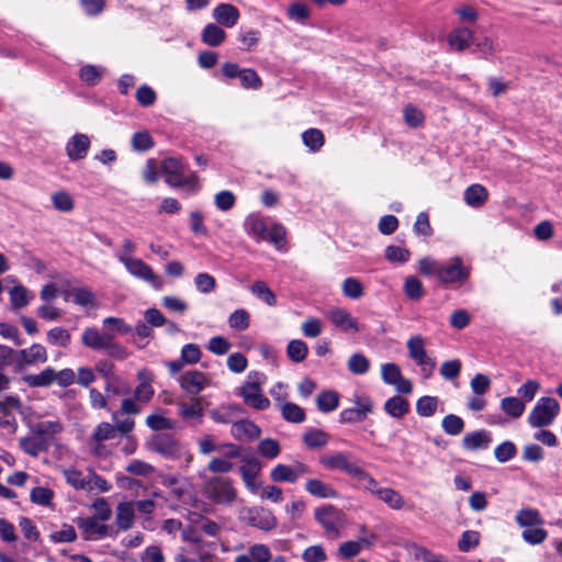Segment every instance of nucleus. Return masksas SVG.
I'll return each mask as SVG.
<instances>
[{"label":"nucleus","instance_id":"obj_32","mask_svg":"<svg viewBox=\"0 0 562 562\" xmlns=\"http://www.w3.org/2000/svg\"><path fill=\"white\" fill-rule=\"evenodd\" d=\"M374 495L395 510L402 509L405 505L403 496L397 491L390 487L376 488V491H374Z\"/></svg>","mask_w":562,"mask_h":562},{"label":"nucleus","instance_id":"obj_54","mask_svg":"<svg viewBox=\"0 0 562 562\" xmlns=\"http://www.w3.org/2000/svg\"><path fill=\"white\" fill-rule=\"evenodd\" d=\"M404 292L411 300L417 301L425 294L422 282L415 277H407L404 282Z\"/></svg>","mask_w":562,"mask_h":562},{"label":"nucleus","instance_id":"obj_59","mask_svg":"<svg viewBox=\"0 0 562 562\" xmlns=\"http://www.w3.org/2000/svg\"><path fill=\"white\" fill-rule=\"evenodd\" d=\"M49 539L55 543L74 542L77 533L72 526L64 524L60 530L50 533Z\"/></svg>","mask_w":562,"mask_h":562},{"label":"nucleus","instance_id":"obj_50","mask_svg":"<svg viewBox=\"0 0 562 562\" xmlns=\"http://www.w3.org/2000/svg\"><path fill=\"white\" fill-rule=\"evenodd\" d=\"M282 417L290 423H302L305 419V413L302 407L294 403H285L281 407Z\"/></svg>","mask_w":562,"mask_h":562},{"label":"nucleus","instance_id":"obj_41","mask_svg":"<svg viewBox=\"0 0 562 562\" xmlns=\"http://www.w3.org/2000/svg\"><path fill=\"white\" fill-rule=\"evenodd\" d=\"M308 353L307 345L301 339H293L288 344L286 355L293 362H302Z\"/></svg>","mask_w":562,"mask_h":562},{"label":"nucleus","instance_id":"obj_55","mask_svg":"<svg viewBox=\"0 0 562 562\" xmlns=\"http://www.w3.org/2000/svg\"><path fill=\"white\" fill-rule=\"evenodd\" d=\"M258 452L267 458V459H274L280 454L281 447L279 442L271 438H266L259 441L258 443Z\"/></svg>","mask_w":562,"mask_h":562},{"label":"nucleus","instance_id":"obj_43","mask_svg":"<svg viewBox=\"0 0 562 562\" xmlns=\"http://www.w3.org/2000/svg\"><path fill=\"white\" fill-rule=\"evenodd\" d=\"M347 367L353 374H366L370 369V360L362 353H353L348 359Z\"/></svg>","mask_w":562,"mask_h":562},{"label":"nucleus","instance_id":"obj_61","mask_svg":"<svg viewBox=\"0 0 562 562\" xmlns=\"http://www.w3.org/2000/svg\"><path fill=\"white\" fill-rule=\"evenodd\" d=\"M480 542V533L474 530H467L462 533L461 539L458 542V549L461 552H469L475 548Z\"/></svg>","mask_w":562,"mask_h":562},{"label":"nucleus","instance_id":"obj_17","mask_svg":"<svg viewBox=\"0 0 562 562\" xmlns=\"http://www.w3.org/2000/svg\"><path fill=\"white\" fill-rule=\"evenodd\" d=\"M177 406L178 414L184 422L193 426L202 423L204 411L201 406V398L196 397L191 403L179 402Z\"/></svg>","mask_w":562,"mask_h":562},{"label":"nucleus","instance_id":"obj_5","mask_svg":"<svg viewBox=\"0 0 562 562\" xmlns=\"http://www.w3.org/2000/svg\"><path fill=\"white\" fill-rule=\"evenodd\" d=\"M117 258L132 276L148 282L156 290L162 289L165 284L164 279L156 274L150 266H148L142 259L128 257L125 255H119Z\"/></svg>","mask_w":562,"mask_h":562},{"label":"nucleus","instance_id":"obj_22","mask_svg":"<svg viewBox=\"0 0 562 562\" xmlns=\"http://www.w3.org/2000/svg\"><path fill=\"white\" fill-rule=\"evenodd\" d=\"M272 554L268 546L254 544L249 547L248 554H239L234 562H271Z\"/></svg>","mask_w":562,"mask_h":562},{"label":"nucleus","instance_id":"obj_1","mask_svg":"<svg viewBox=\"0 0 562 562\" xmlns=\"http://www.w3.org/2000/svg\"><path fill=\"white\" fill-rule=\"evenodd\" d=\"M203 495L212 503L232 506L237 499V491L229 477L212 476L203 486Z\"/></svg>","mask_w":562,"mask_h":562},{"label":"nucleus","instance_id":"obj_57","mask_svg":"<svg viewBox=\"0 0 562 562\" xmlns=\"http://www.w3.org/2000/svg\"><path fill=\"white\" fill-rule=\"evenodd\" d=\"M103 350L109 357L117 360H124L128 357L126 348L115 341L114 334L110 335Z\"/></svg>","mask_w":562,"mask_h":562},{"label":"nucleus","instance_id":"obj_58","mask_svg":"<svg viewBox=\"0 0 562 562\" xmlns=\"http://www.w3.org/2000/svg\"><path fill=\"white\" fill-rule=\"evenodd\" d=\"M71 336L65 328L54 327L47 333V341L50 345L67 347L70 344Z\"/></svg>","mask_w":562,"mask_h":562},{"label":"nucleus","instance_id":"obj_46","mask_svg":"<svg viewBox=\"0 0 562 562\" xmlns=\"http://www.w3.org/2000/svg\"><path fill=\"white\" fill-rule=\"evenodd\" d=\"M245 226L248 234L257 237L260 240L265 239L268 227L262 218L257 216H249L245 222Z\"/></svg>","mask_w":562,"mask_h":562},{"label":"nucleus","instance_id":"obj_48","mask_svg":"<svg viewBox=\"0 0 562 562\" xmlns=\"http://www.w3.org/2000/svg\"><path fill=\"white\" fill-rule=\"evenodd\" d=\"M251 292L254 295H256L258 299L263 301L269 306H273L277 303L274 293L263 281H256L251 286Z\"/></svg>","mask_w":562,"mask_h":562},{"label":"nucleus","instance_id":"obj_26","mask_svg":"<svg viewBox=\"0 0 562 562\" xmlns=\"http://www.w3.org/2000/svg\"><path fill=\"white\" fill-rule=\"evenodd\" d=\"M473 42V32L467 27L456 29L448 36L449 45L458 52L467 49Z\"/></svg>","mask_w":562,"mask_h":562},{"label":"nucleus","instance_id":"obj_9","mask_svg":"<svg viewBox=\"0 0 562 562\" xmlns=\"http://www.w3.org/2000/svg\"><path fill=\"white\" fill-rule=\"evenodd\" d=\"M150 451L159 453L167 459H179L186 453L183 447L170 435H155L147 443Z\"/></svg>","mask_w":562,"mask_h":562},{"label":"nucleus","instance_id":"obj_29","mask_svg":"<svg viewBox=\"0 0 562 562\" xmlns=\"http://www.w3.org/2000/svg\"><path fill=\"white\" fill-rule=\"evenodd\" d=\"M305 490L313 496L319 498H336L338 493L336 490L321 480L310 479L305 483Z\"/></svg>","mask_w":562,"mask_h":562},{"label":"nucleus","instance_id":"obj_36","mask_svg":"<svg viewBox=\"0 0 562 562\" xmlns=\"http://www.w3.org/2000/svg\"><path fill=\"white\" fill-rule=\"evenodd\" d=\"M385 412L395 418H401L407 414L409 409L408 402L400 395L389 398L384 404Z\"/></svg>","mask_w":562,"mask_h":562},{"label":"nucleus","instance_id":"obj_18","mask_svg":"<svg viewBox=\"0 0 562 562\" xmlns=\"http://www.w3.org/2000/svg\"><path fill=\"white\" fill-rule=\"evenodd\" d=\"M90 148V139L86 134H75L66 145V153L70 160L83 159Z\"/></svg>","mask_w":562,"mask_h":562},{"label":"nucleus","instance_id":"obj_2","mask_svg":"<svg viewBox=\"0 0 562 562\" xmlns=\"http://www.w3.org/2000/svg\"><path fill=\"white\" fill-rule=\"evenodd\" d=\"M314 518L323 527L325 533L334 539L340 536V530L345 527L344 512L329 504L316 507Z\"/></svg>","mask_w":562,"mask_h":562},{"label":"nucleus","instance_id":"obj_8","mask_svg":"<svg viewBox=\"0 0 562 562\" xmlns=\"http://www.w3.org/2000/svg\"><path fill=\"white\" fill-rule=\"evenodd\" d=\"M353 407L342 409L339 420L342 424L361 423L367 419L369 414L373 413V402L368 395H355L352 398Z\"/></svg>","mask_w":562,"mask_h":562},{"label":"nucleus","instance_id":"obj_7","mask_svg":"<svg viewBox=\"0 0 562 562\" xmlns=\"http://www.w3.org/2000/svg\"><path fill=\"white\" fill-rule=\"evenodd\" d=\"M406 348L409 358L414 360L418 367H420V370L425 373V376H430L436 367V361L427 356L425 339L420 335L412 336L406 342Z\"/></svg>","mask_w":562,"mask_h":562},{"label":"nucleus","instance_id":"obj_30","mask_svg":"<svg viewBox=\"0 0 562 562\" xmlns=\"http://www.w3.org/2000/svg\"><path fill=\"white\" fill-rule=\"evenodd\" d=\"M139 384L134 390V398L139 403H147L154 396V389L150 385L149 372L142 370L137 374Z\"/></svg>","mask_w":562,"mask_h":562},{"label":"nucleus","instance_id":"obj_40","mask_svg":"<svg viewBox=\"0 0 562 562\" xmlns=\"http://www.w3.org/2000/svg\"><path fill=\"white\" fill-rule=\"evenodd\" d=\"M316 404L318 409L324 413L333 412L339 405V395L334 391L323 392L317 396Z\"/></svg>","mask_w":562,"mask_h":562},{"label":"nucleus","instance_id":"obj_53","mask_svg":"<svg viewBox=\"0 0 562 562\" xmlns=\"http://www.w3.org/2000/svg\"><path fill=\"white\" fill-rule=\"evenodd\" d=\"M341 289L344 295L352 300L360 299L363 295V286L361 282L352 277L344 280Z\"/></svg>","mask_w":562,"mask_h":562},{"label":"nucleus","instance_id":"obj_56","mask_svg":"<svg viewBox=\"0 0 562 562\" xmlns=\"http://www.w3.org/2000/svg\"><path fill=\"white\" fill-rule=\"evenodd\" d=\"M54 207L60 212H70L74 209V201L71 195L66 191H57L52 195Z\"/></svg>","mask_w":562,"mask_h":562},{"label":"nucleus","instance_id":"obj_31","mask_svg":"<svg viewBox=\"0 0 562 562\" xmlns=\"http://www.w3.org/2000/svg\"><path fill=\"white\" fill-rule=\"evenodd\" d=\"M226 37V33L215 23H209L204 26L201 33V40L204 44L217 47Z\"/></svg>","mask_w":562,"mask_h":562},{"label":"nucleus","instance_id":"obj_60","mask_svg":"<svg viewBox=\"0 0 562 562\" xmlns=\"http://www.w3.org/2000/svg\"><path fill=\"white\" fill-rule=\"evenodd\" d=\"M231 328L236 330H245L249 326V313L246 310H236L228 317Z\"/></svg>","mask_w":562,"mask_h":562},{"label":"nucleus","instance_id":"obj_38","mask_svg":"<svg viewBox=\"0 0 562 562\" xmlns=\"http://www.w3.org/2000/svg\"><path fill=\"white\" fill-rule=\"evenodd\" d=\"M302 140L311 151H318L325 143L324 134L318 128H308L302 134Z\"/></svg>","mask_w":562,"mask_h":562},{"label":"nucleus","instance_id":"obj_34","mask_svg":"<svg viewBox=\"0 0 562 562\" xmlns=\"http://www.w3.org/2000/svg\"><path fill=\"white\" fill-rule=\"evenodd\" d=\"M56 371L53 368H46L38 374H29L23 378L24 382L31 387H44L55 382Z\"/></svg>","mask_w":562,"mask_h":562},{"label":"nucleus","instance_id":"obj_25","mask_svg":"<svg viewBox=\"0 0 562 562\" xmlns=\"http://www.w3.org/2000/svg\"><path fill=\"white\" fill-rule=\"evenodd\" d=\"M20 447L25 453L36 457L41 452L46 451L49 445L46 437H41L34 434V436L21 438Z\"/></svg>","mask_w":562,"mask_h":562},{"label":"nucleus","instance_id":"obj_63","mask_svg":"<svg viewBox=\"0 0 562 562\" xmlns=\"http://www.w3.org/2000/svg\"><path fill=\"white\" fill-rule=\"evenodd\" d=\"M516 453L517 448L512 441H504L503 443L498 445L494 450L495 458L499 462L509 461L516 456Z\"/></svg>","mask_w":562,"mask_h":562},{"label":"nucleus","instance_id":"obj_27","mask_svg":"<svg viewBox=\"0 0 562 562\" xmlns=\"http://www.w3.org/2000/svg\"><path fill=\"white\" fill-rule=\"evenodd\" d=\"M487 190L479 183L471 184L464 190L463 200L471 207H481L487 200Z\"/></svg>","mask_w":562,"mask_h":562},{"label":"nucleus","instance_id":"obj_42","mask_svg":"<svg viewBox=\"0 0 562 562\" xmlns=\"http://www.w3.org/2000/svg\"><path fill=\"white\" fill-rule=\"evenodd\" d=\"M9 294L10 302L13 308H22L26 306L32 299V295L30 294L29 290L21 284L13 286L10 290Z\"/></svg>","mask_w":562,"mask_h":562},{"label":"nucleus","instance_id":"obj_12","mask_svg":"<svg viewBox=\"0 0 562 562\" xmlns=\"http://www.w3.org/2000/svg\"><path fill=\"white\" fill-rule=\"evenodd\" d=\"M310 472V468L300 461H295L292 464L279 463L271 470L270 479L277 483H294L299 477Z\"/></svg>","mask_w":562,"mask_h":562},{"label":"nucleus","instance_id":"obj_23","mask_svg":"<svg viewBox=\"0 0 562 562\" xmlns=\"http://www.w3.org/2000/svg\"><path fill=\"white\" fill-rule=\"evenodd\" d=\"M491 442V434L486 430L468 432L462 439L463 448L471 451L486 449Z\"/></svg>","mask_w":562,"mask_h":562},{"label":"nucleus","instance_id":"obj_45","mask_svg":"<svg viewBox=\"0 0 562 562\" xmlns=\"http://www.w3.org/2000/svg\"><path fill=\"white\" fill-rule=\"evenodd\" d=\"M116 436V428L110 423H100L93 429L91 435V442L106 441L114 439Z\"/></svg>","mask_w":562,"mask_h":562},{"label":"nucleus","instance_id":"obj_13","mask_svg":"<svg viewBox=\"0 0 562 562\" xmlns=\"http://www.w3.org/2000/svg\"><path fill=\"white\" fill-rule=\"evenodd\" d=\"M179 383L188 394L198 395L211 384V380L201 371L189 370L179 378Z\"/></svg>","mask_w":562,"mask_h":562},{"label":"nucleus","instance_id":"obj_49","mask_svg":"<svg viewBox=\"0 0 562 562\" xmlns=\"http://www.w3.org/2000/svg\"><path fill=\"white\" fill-rule=\"evenodd\" d=\"M194 285L202 294L212 293L216 288V280L207 272H200L194 277Z\"/></svg>","mask_w":562,"mask_h":562},{"label":"nucleus","instance_id":"obj_19","mask_svg":"<svg viewBox=\"0 0 562 562\" xmlns=\"http://www.w3.org/2000/svg\"><path fill=\"white\" fill-rule=\"evenodd\" d=\"M135 519V505L134 502L119 503L115 510V525L116 530L126 531L134 525Z\"/></svg>","mask_w":562,"mask_h":562},{"label":"nucleus","instance_id":"obj_20","mask_svg":"<svg viewBox=\"0 0 562 562\" xmlns=\"http://www.w3.org/2000/svg\"><path fill=\"white\" fill-rule=\"evenodd\" d=\"M240 16L238 9L231 3H220L213 10L214 20L225 26L233 27L236 25Z\"/></svg>","mask_w":562,"mask_h":562},{"label":"nucleus","instance_id":"obj_37","mask_svg":"<svg viewBox=\"0 0 562 562\" xmlns=\"http://www.w3.org/2000/svg\"><path fill=\"white\" fill-rule=\"evenodd\" d=\"M515 519L520 527H536L543 524L540 513L535 508L520 509Z\"/></svg>","mask_w":562,"mask_h":562},{"label":"nucleus","instance_id":"obj_51","mask_svg":"<svg viewBox=\"0 0 562 562\" xmlns=\"http://www.w3.org/2000/svg\"><path fill=\"white\" fill-rule=\"evenodd\" d=\"M91 507L94 510V515L91 516L92 518H97V520L102 522L111 519L112 508L105 497H98Z\"/></svg>","mask_w":562,"mask_h":562},{"label":"nucleus","instance_id":"obj_21","mask_svg":"<svg viewBox=\"0 0 562 562\" xmlns=\"http://www.w3.org/2000/svg\"><path fill=\"white\" fill-rule=\"evenodd\" d=\"M231 434L239 441H251L260 436V428L250 420H239L233 423Z\"/></svg>","mask_w":562,"mask_h":562},{"label":"nucleus","instance_id":"obj_52","mask_svg":"<svg viewBox=\"0 0 562 562\" xmlns=\"http://www.w3.org/2000/svg\"><path fill=\"white\" fill-rule=\"evenodd\" d=\"M327 441V434L319 429H311L303 435V442L312 449L324 447Z\"/></svg>","mask_w":562,"mask_h":562},{"label":"nucleus","instance_id":"obj_62","mask_svg":"<svg viewBox=\"0 0 562 562\" xmlns=\"http://www.w3.org/2000/svg\"><path fill=\"white\" fill-rule=\"evenodd\" d=\"M402 372L396 363L389 362L381 366V378L385 384L392 385L400 380Z\"/></svg>","mask_w":562,"mask_h":562},{"label":"nucleus","instance_id":"obj_14","mask_svg":"<svg viewBox=\"0 0 562 562\" xmlns=\"http://www.w3.org/2000/svg\"><path fill=\"white\" fill-rule=\"evenodd\" d=\"M326 316L336 328L344 333L359 331L357 319L345 308L331 307L326 312Z\"/></svg>","mask_w":562,"mask_h":562},{"label":"nucleus","instance_id":"obj_39","mask_svg":"<svg viewBox=\"0 0 562 562\" xmlns=\"http://www.w3.org/2000/svg\"><path fill=\"white\" fill-rule=\"evenodd\" d=\"M502 411L513 418L520 417L525 412V404L515 396L504 397L501 401Z\"/></svg>","mask_w":562,"mask_h":562},{"label":"nucleus","instance_id":"obj_15","mask_svg":"<svg viewBox=\"0 0 562 562\" xmlns=\"http://www.w3.org/2000/svg\"><path fill=\"white\" fill-rule=\"evenodd\" d=\"M469 277V271L462 266L460 258L454 257L447 265H440L438 279L442 283L462 282Z\"/></svg>","mask_w":562,"mask_h":562},{"label":"nucleus","instance_id":"obj_6","mask_svg":"<svg viewBox=\"0 0 562 562\" xmlns=\"http://www.w3.org/2000/svg\"><path fill=\"white\" fill-rule=\"evenodd\" d=\"M81 537L86 541H97L106 537H116L117 531L106 524H102L97 518L78 517L75 519Z\"/></svg>","mask_w":562,"mask_h":562},{"label":"nucleus","instance_id":"obj_3","mask_svg":"<svg viewBox=\"0 0 562 562\" xmlns=\"http://www.w3.org/2000/svg\"><path fill=\"white\" fill-rule=\"evenodd\" d=\"M266 381V376L259 372H250L248 380L240 387V395L244 402L256 408L263 411L269 407L270 401L262 394L260 385Z\"/></svg>","mask_w":562,"mask_h":562},{"label":"nucleus","instance_id":"obj_11","mask_svg":"<svg viewBox=\"0 0 562 562\" xmlns=\"http://www.w3.org/2000/svg\"><path fill=\"white\" fill-rule=\"evenodd\" d=\"M319 462L327 469L341 470L352 477L358 473L360 468L358 461L349 453L345 452L326 453L321 457Z\"/></svg>","mask_w":562,"mask_h":562},{"label":"nucleus","instance_id":"obj_10","mask_svg":"<svg viewBox=\"0 0 562 562\" xmlns=\"http://www.w3.org/2000/svg\"><path fill=\"white\" fill-rule=\"evenodd\" d=\"M161 171L166 175V182L173 188H179L195 181L196 177L187 178L184 176V164L175 157L162 160Z\"/></svg>","mask_w":562,"mask_h":562},{"label":"nucleus","instance_id":"obj_16","mask_svg":"<svg viewBox=\"0 0 562 562\" xmlns=\"http://www.w3.org/2000/svg\"><path fill=\"white\" fill-rule=\"evenodd\" d=\"M247 521L250 526L269 531L277 527V518L271 510L263 507H254L248 510Z\"/></svg>","mask_w":562,"mask_h":562},{"label":"nucleus","instance_id":"obj_47","mask_svg":"<svg viewBox=\"0 0 562 562\" xmlns=\"http://www.w3.org/2000/svg\"><path fill=\"white\" fill-rule=\"evenodd\" d=\"M441 426L447 435L458 436L463 431L464 422L461 417L454 414H449L443 417Z\"/></svg>","mask_w":562,"mask_h":562},{"label":"nucleus","instance_id":"obj_35","mask_svg":"<svg viewBox=\"0 0 562 562\" xmlns=\"http://www.w3.org/2000/svg\"><path fill=\"white\" fill-rule=\"evenodd\" d=\"M19 353L25 364L43 363L47 360L46 349L40 344H34L29 349L20 350Z\"/></svg>","mask_w":562,"mask_h":562},{"label":"nucleus","instance_id":"obj_64","mask_svg":"<svg viewBox=\"0 0 562 562\" xmlns=\"http://www.w3.org/2000/svg\"><path fill=\"white\" fill-rule=\"evenodd\" d=\"M304 562H325L327 555L322 546H311L302 554Z\"/></svg>","mask_w":562,"mask_h":562},{"label":"nucleus","instance_id":"obj_24","mask_svg":"<svg viewBox=\"0 0 562 562\" xmlns=\"http://www.w3.org/2000/svg\"><path fill=\"white\" fill-rule=\"evenodd\" d=\"M111 333H100L97 328H86L81 335L82 344L93 350H103Z\"/></svg>","mask_w":562,"mask_h":562},{"label":"nucleus","instance_id":"obj_44","mask_svg":"<svg viewBox=\"0 0 562 562\" xmlns=\"http://www.w3.org/2000/svg\"><path fill=\"white\" fill-rule=\"evenodd\" d=\"M439 400L436 396H422L416 403V412L419 416L430 417L438 408Z\"/></svg>","mask_w":562,"mask_h":562},{"label":"nucleus","instance_id":"obj_4","mask_svg":"<svg viewBox=\"0 0 562 562\" xmlns=\"http://www.w3.org/2000/svg\"><path fill=\"white\" fill-rule=\"evenodd\" d=\"M560 412L559 402L553 397H541L528 416L532 427L540 428L549 426Z\"/></svg>","mask_w":562,"mask_h":562},{"label":"nucleus","instance_id":"obj_33","mask_svg":"<svg viewBox=\"0 0 562 562\" xmlns=\"http://www.w3.org/2000/svg\"><path fill=\"white\" fill-rule=\"evenodd\" d=\"M66 482L76 490L92 491L91 480L89 475H83L82 472L75 469H66L63 471Z\"/></svg>","mask_w":562,"mask_h":562},{"label":"nucleus","instance_id":"obj_28","mask_svg":"<svg viewBox=\"0 0 562 562\" xmlns=\"http://www.w3.org/2000/svg\"><path fill=\"white\" fill-rule=\"evenodd\" d=\"M260 469V463L256 459L249 460L246 465L239 468L241 479L246 487L251 492H256L259 488V485L256 483V477Z\"/></svg>","mask_w":562,"mask_h":562}]
</instances>
